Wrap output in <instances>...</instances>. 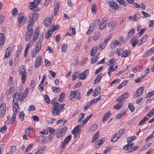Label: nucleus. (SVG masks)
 Instances as JSON below:
<instances>
[{
    "mask_svg": "<svg viewBox=\"0 0 154 154\" xmlns=\"http://www.w3.org/2000/svg\"><path fill=\"white\" fill-rule=\"evenodd\" d=\"M65 106L64 104L60 105V103L57 102H55L53 104L52 111V113L53 116H55L59 114V113L63 111L64 108V106Z\"/></svg>",
    "mask_w": 154,
    "mask_h": 154,
    "instance_id": "1",
    "label": "nucleus"
},
{
    "mask_svg": "<svg viewBox=\"0 0 154 154\" xmlns=\"http://www.w3.org/2000/svg\"><path fill=\"white\" fill-rule=\"evenodd\" d=\"M28 91V89L26 88L22 95L16 92L13 97V102L14 103V102L17 103L18 99L20 101H23L24 98L27 97Z\"/></svg>",
    "mask_w": 154,
    "mask_h": 154,
    "instance_id": "2",
    "label": "nucleus"
},
{
    "mask_svg": "<svg viewBox=\"0 0 154 154\" xmlns=\"http://www.w3.org/2000/svg\"><path fill=\"white\" fill-rule=\"evenodd\" d=\"M19 72L21 75V80L23 83H24L26 80L27 72H26V68L25 66H21L20 67Z\"/></svg>",
    "mask_w": 154,
    "mask_h": 154,
    "instance_id": "3",
    "label": "nucleus"
},
{
    "mask_svg": "<svg viewBox=\"0 0 154 154\" xmlns=\"http://www.w3.org/2000/svg\"><path fill=\"white\" fill-rule=\"evenodd\" d=\"M129 95V93L128 92L124 93L117 99L116 101L119 102L124 101L128 97Z\"/></svg>",
    "mask_w": 154,
    "mask_h": 154,
    "instance_id": "4",
    "label": "nucleus"
},
{
    "mask_svg": "<svg viewBox=\"0 0 154 154\" xmlns=\"http://www.w3.org/2000/svg\"><path fill=\"white\" fill-rule=\"evenodd\" d=\"M6 104L4 103H2L0 106V117L2 118L6 111Z\"/></svg>",
    "mask_w": 154,
    "mask_h": 154,
    "instance_id": "5",
    "label": "nucleus"
},
{
    "mask_svg": "<svg viewBox=\"0 0 154 154\" xmlns=\"http://www.w3.org/2000/svg\"><path fill=\"white\" fill-rule=\"evenodd\" d=\"M40 0H36L35 2H31L29 5V8L31 10H33L39 4Z\"/></svg>",
    "mask_w": 154,
    "mask_h": 154,
    "instance_id": "6",
    "label": "nucleus"
},
{
    "mask_svg": "<svg viewBox=\"0 0 154 154\" xmlns=\"http://www.w3.org/2000/svg\"><path fill=\"white\" fill-rule=\"evenodd\" d=\"M82 127V125H77L72 131V134L75 135L77 133H79L81 130Z\"/></svg>",
    "mask_w": 154,
    "mask_h": 154,
    "instance_id": "7",
    "label": "nucleus"
},
{
    "mask_svg": "<svg viewBox=\"0 0 154 154\" xmlns=\"http://www.w3.org/2000/svg\"><path fill=\"white\" fill-rule=\"evenodd\" d=\"M143 90V87H140L134 95V97L136 98L140 95L142 93Z\"/></svg>",
    "mask_w": 154,
    "mask_h": 154,
    "instance_id": "8",
    "label": "nucleus"
},
{
    "mask_svg": "<svg viewBox=\"0 0 154 154\" xmlns=\"http://www.w3.org/2000/svg\"><path fill=\"white\" fill-rule=\"evenodd\" d=\"M89 71L88 69H86L85 71L83 72L82 73L78 75L79 79H84L86 77V75L88 73Z\"/></svg>",
    "mask_w": 154,
    "mask_h": 154,
    "instance_id": "9",
    "label": "nucleus"
},
{
    "mask_svg": "<svg viewBox=\"0 0 154 154\" xmlns=\"http://www.w3.org/2000/svg\"><path fill=\"white\" fill-rule=\"evenodd\" d=\"M19 109L18 104L17 103L14 102L13 107V110L14 112L13 114H17L18 113Z\"/></svg>",
    "mask_w": 154,
    "mask_h": 154,
    "instance_id": "10",
    "label": "nucleus"
},
{
    "mask_svg": "<svg viewBox=\"0 0 154 154\" xmlns=\"http://www.w3.org/2000/svg\"><path fill=\"white\" fill-rule=\"evenodd\" d=\"M56 30V28H54V27L53 29L52 30L49 29L45 34V38L47 39L51 35L53 32Z\"/></svg>",
    "mask_w": 154,
    "mask_h": 154,
    "instance_id": "11",
    "label": "nucleus"
},
{
    "mask_svg": "<svg viewBox=\"0 0 154 154\" xmlns=\"http://www.w3.org/2000/svg\"><path fill=\"white\" fill-rule=\"evenodd\" d=\"M56 30V28H54V27L53 29L52 30L49 29L45 34V38L47 39L51 35L53 32Z\"/></svg>",
    "mask_w": 154,
    "mask_h": 154,
    "instance_id": "12",
    "label": "nucleus"
},
{
    "mask_svg": "<svg viewBox=\"0 0 154 154\" xmlns=\"http://www.w3.org/2000/svg\"><path fill=\"white\" fill-rule=\"evenodd\" d=\"M154 52V50H152V48L148 50L146 52L143 54V58H145L148 56H149L151 54H152Z\"/></svg>",
    "mask_w": 154,
    "mask_h": 154,
    "instance_id": "13",
    "label": "nucleus"
},
{
    "mask_svg": "<svg viewBox=\"0 0 154 154\" xmlns=\"http://www.w3.org/2000/svg\"><path fill=\"white\" fill-rule=\"evenodd\" d=\"M41 60L42 57L41 56L36 58L35 63V68H38L40 65L41 64Z\"/></svg>",
    "mask_w": 154,
    "mask_h": 154,
    "instance_id": "14",
    "label": "nucleus"
},
{
    "mask_svg": "<svg viewBox=\"0 0 154 154\" xmlns=\"http://www.w3.org/2000/svg\"><path fill=\"white\" fill-rule=\"evenodd\" d=\"M11 48L10 47H8L6 49L5 53V58H7L11 55Z\"/></svg>",
    "mask_w": 154,
    "mask_h": 154,
    "instance_id": "15",
    "label": "nucleus"
},
{
    "mask_svg": "<svg viewBox=\"0 0 154 154\" xmlns=\"http://www.w3.org/2000/svg\"><path fill=\"white\" fill-rule=\"evenodd\" d=\"M26 19V17L25 16H20L19 17L18 19V21L20 24L23 23V24L25 22Z\"/></svg>",
    "mask_w": 154,
    "mask_h": 154,
    "instance_id": "16",
    "label": "nucleus"
},
{
    "mask_svg": "<svg viewBox=\"0 0 154 154\" xmlns=\"http://www.w3.org/2000/svg\"><path fill=\"white\" fill-rule=\"evenodd\" d=\"M51 24V20L50 18H46L44 21V25L47 27L50 26Z\"/></svg>",
    "mask_w": 154,
    "mask_h": 154,
    "instance_id": "17",
    "label": "nucleus"
},
{
    "mask_svg": "<svg viewBox=\"0 0 154 154\" xmlns=\"http://www.w3.org/2000/svg\"><path fill=\"white\" fill-rule=\"evenodd\" d=\"M33 32L27 31L25 35V39L26 41L29 40L31 38Z\"/></svg>",
    "mask_w": 154,
    "mask_h": 154,
    "instance_id": "18",
    "label": "nucleus"
},
{
    "mask_svg": "<svg viewBox=\"0 0 154 154\" xmlns=\"http://www.w3.org/2000/svg\"><path fill=\"white\" fill-rule=\"evenodd\" d=\"M99 134L100 133L98 131H97L95 133L92 139V143L94 142L99 138Z\"/></svg>",
    "mask_w": 154,
    "mask_h": 154,
    "instance_id": "19",
    "label": "nucleus"
},
{
    "mask_svg": "<svg viewBox=\"0 0 154 154\" xmlns=\"http://www.w3.org/2000/svg\"><path fill=\"white\" fill-rule=\"evenodd\" d=\"M111 7H112L113 9H118L119 8L117 4L114 3L113 1H110L109 2Z\"/></svg>",
    "mask_w": 154,
    "mask_h": 154,
    "instance_id": "20",
    "label": "nucleus"
},
{
    "mask_svg": "<svg viewBox=\"0 0 154 154\" xmlns=\"http://www.w3.org/2000/svg\"><path fill=\"white\" fill-rule=\"evenodd\" d=\"M115 67H114V65H112V66H110L108 68V70L110 71H114L116 70L118 68V64L116 63L114 64Z\"/></svg>",
    "mask_w": 154,
    "mask_h": 154,
    "instance_id": "21",
    "label": "nucleus"
},
{
    "mask_svg": "<svg viewBox=\"0 0 154 154\" xmlns=\"http://www.w3.org/2000/svg\"><path fill=\"white\" fill-rule=\"evenodd\" d=\"M102 74L100 73L98 75L96 78L94 79V84L97 83L99 82L102 78Z\"/></svg>",
    "mask_w": 154,
    "mask_h": 154,
    "instance_id": "22",
    "label": "nucleus"
},
{
    "mask_svg": "<svg viewBox=\"0 0 154 154\" xmlns=\"http://www.w3.org/2000/svg\"><path fill=\"white\" fill-rule=\"evenodd\" d=\"M120 137V135H118L117 134H116L111 139V141L112 142H115Z\"/></svg>",
    "mask_w": 154,
    "mask_h": 154,
    "instance_id": "23",
    "label": "nucleus"
},
{
    "mask_svg": "<svg viewBox=\"0 0 154 154\" xmlns=\"http://www.w3.org/2000/svg\"><path fill=\"white\" fill-rule=\"evenodd\" d=\"M5 38L3 34H0V45H2L5 42Z\"/></svg>",
    "mask_w": 154,
    "mask_h": 154,
    "instance_id": "24",
    "label": "nucleus"
},
{
    "mask_svg": "<svg viewBox=\"0 0 154 154\" xmlns=\"http://www.w3.org/2000/svg\"><path fill=\"white\" fill-rule=\"evenodd\" d=\"M134 38L132 37L130 40V42H131V45L132 46L134 47L137 44L138 42V40L137 39H134Z\"/></svg>",
    "mask_w": 154,
    "mask_h": 154,
    "instance_id": "25",
    "label": "nucleus"
},
{
    "mask_svg": "<svg viewBox=\"0 0 154 154\" xmlns=\"http://www.w3.org/2000/svg\"><path fill=\"white\" fill-rule=\"evenodd\" d=\"M91 9L93 14H96L97 8L95 4H93L91 5Z\"/></svg>",
    "mask_w": 154,
    "mask_h": 154,
    "instance_id": "26",
    "label": "nucleus"
},
{
    "mask_svg": "<svg viewBox=\"0 0 154 154\" xmlns=\"http://www.w3.org/2000/svg\"><path fill=\"white\" fill-rule=\"evenodd\" d=\"M110 113L109 112V111L106 113L104 115L103 119H102V121L103 122H104L105 121L107 118L109 117V116L110 115Z\"/></svg>",
    "mask_w": 154,
    "mask_h": 154,
    "instance_id": "27",
    "label": "nucleus"
},
{
    "mask_svg": "<svg viewBox=\"0 0 154 154\" xmlns=\"http://www.w3.org/2000/svg\"><path fill=\"white\" fill-rule=\"evenodd\" d=\"M100 87H96L94 91V92L93 96H96L100 94Z\"/></svg>",
    "mask_w": 154,
    "mask_h": 154,
    "instance_id": "28",
    "label": "nucleus"
},
{
    "mask_svg": "<svg viewBox=\"0 0 154 154\" xmlns=\"http://www.w3.org/2000/svg\"><path fill=\"white\" fill-rule=\"evenodd\" d=\"M130 52H131L130 50H126L124 51V53L122 56V57H128L130 54Z\"/></svg>",
    "mask_w": 154,
    "mask_h": 154,
    "instance_id": "29",
    "label": "nucleus"
},
{
    "mask_svg": "<svg viewBox=\"0 0 154 154\" xmlns=\"http://www.w3.org/2000/svg\"><path fill=\"white\" fill-rule=\"evenodd\" d=\"M99 38V33L98 32H95L93 36V38L95 41L98 39Z\"/></svg>",
    "mask_w": 154,
    "mask_h": 154,
    "instance_id": "30",
    "label": "nucleus"
},
{
    "mask_svg": "<svg viewBox=\"0 0 154 154\" xmlns=\"http://www.w3.org/2000/svg\"><path fill=\"white\" fill-rule=\"evenodd\" d=\"M24 116L25 114L23 111L20 112L19 115V118L20 121H23L24 120Z\"/></svg>",
    "mask_w": 154,
    "mask_h": 154,
    "instance_id": "31",
    "label": "nucleus"
},
{
    "mask_svg": "<svg viewBox=\"0 0 154 154\" xmlns=\"http://www.w3.org/2000/svg\"><path fill=\"white\" fill-rule=\"evenodd\" d=\"M114 21L113 20L110 21L109 24L108 26L109 27L112 26L113 28H114L117 25L116 22L114 23Z\"/></svg>",
    "mask_w": 154,
    "mask_h": 154,
    "instance_id": "32",
    "label": "nucleus"
},
{
    "mask_svg": "<svg viewBox=\"0 0 154 154\" xmlns=\"http://www.w3.org/2000/svg\"><path fill=\"white\" fill-rule=\"evenodd\" d=\"M97 125L96 124L92 125L90 128V130L91 131H94L97 128Z\"/></svg>",
    "mask_w": 154,
    "mask_h": 154,
    "instance_id": "33",
    "label": "nucleus"
},
{
    "mask_svg": "<svg viewBox=\"0 0 154 154\" xmlns=\"http://www.w3.org/2000/svg\"><path fill=\"white\" fill-rule=\"evenodd\" d=\"M66 122V121L64 119H61L58 120L57 121V124H59L61 126H63L65 124V123Z\"/></svg>",
    "mask_w": 154,
    "mask_h": 154,
    "instance_id": "34",
    "label": "nucleus"
},
{
    "mask_svg": "<svg viewBox=\"0 0 154 154\" xmlns=\"http://www.w3.org/2000/svg\"><path fill=\"white\" fill-rule=\"evenodd\" d=\"M123 104L122 103H119L115 105L114 106L115 109H120L123 106Z\"/></svg>",
    "mask_w": 154,
    "mask_h": 154,
    "instance_id": "35",
    "label": "nucleus"
},
{
    "mask_svg": "<svg viewBox=\"0 0 154 154\" xmlns=\"http://www.w3.org/2000/svg\"><path fill=\"white\" fill-rule=\"evenodd\" d=\"M148 38V35H144L142 38L141 40V43L139 44V45H140L142 43L146 42Z\"/></svg>",
    "mask_w": 154,
    "mask_h": 154,
    "instance_id": "36",
    "label": "nucleus"
},
{
    "mask_svg": "<svg viewBox=\"0 0 154 154\" xmlns=\"http://www.w3.org/2000/svg\"><path fill=\"white\" fill-rule=\"evenodd\" d=\"M145 76L146 75H143L139 77L135 80V82L137 83L140 82L142 80L144 77H145Z\"/></svg>",
    "mask_w": 154,
    "mask_h": 154,
    "instance_id": "37",
    "label": "nucleus"
},
{
    "mask_svg": "<svg viewBox=\"0 0 154 154\" xmlns=\"http://www.w3.org/2000/svg\"><path fill=\"white\" fill-rule=\"evenodd\" d=\"M148 119V118L147 117L145 116L144 117L143 119L141 120L139 122L138 125H142Z\"/></svg>",
    "mask_w": 154,
    "mask_h": 154,
    "instance_id": "38",
    "label": "nucleus"
},
{
    "mask_svg": "<svg viewBox=\"0 0 154 154\" xmlns=\"http://www.w3.org/2000/svg\"><path fill=\"white\" fill-rule=\"evenodd\" d=\"M60 6V5L57 3L55 5L54 11V15H56L57 13V12L59 10V8Z\"/></svg>",
    "mask_w": 154,
    "mask_h": 154,
    "instance_id": "39",
    "label": "nucleus"
},
{
    "mask_svg": "<svg viewBox=\"0 0 154 154\" xmlns=\"http://www.w3.org/2000/svg\"><path fill=\"white\" fill-rule=\"evenodd\" d=\"M65 94L62 93L60 95V97L59 98L58 100L59 102H61L64 99V97L65 96Z\"/></svg>",
    "mask_w": 154,
    "mask_h": 154,
    "instance_id": "40",
    "label": "nucleus"
},
{
    "mask_svg": "<svg viewBox=\"0 0 154 154\" xmlns=\"http://www.w3.org/2000/svg\"><path fill=\"white\" fill-rule=\"evenodd\" d=\"M152 96H153L152 97V99H154V90L148 93L146 98H149Z\"/></svg>",
    "mask_w": 154,
    "mask_h": 154,
    "instance_id": "41",
    "label": "nucleus"
},
{
    "mask_svg": "<svg viewBox=\"0 0 154 154\" xmlns=\"http://www.w3.org/2000/svg\"><path fill=\"white\" fill-rule=\"evenodd\" d=\"M124 50L122 49H118L116 51L117 53L119 56L122 55L124 53Z\"/></svg>",
    "mask_w": 154,
    "mask_h": 154,
    "instance_id": "42",
    "label": "nucleus"
},
{
    "mask_svg": "<svg viewBox=\"0 0 154 154\" xmlns=\"http://www.w3.org/2000/svg\"><path fill=\"white\" fill-rule=\"evenodd\" d=\"M97 50V48L96 47H94L92 48L91 51L90 55L91 56H93L95 54Z\"/></svg>",
    "mask_w": 154,
    "mask_h": 154,
    "instance_id": "43",
    "label": "nucleus"
},
{
    "mask_svg": "<svg viewBox=\"0 0 154 154\" xmlns=\"http://www.w3.org/2000/svg\"><path fill=\"white\" fill-rule=\"evenodd\" d=\"M46 77V75L45 74L43 75L42 77V79L38 87H44V85L43 84L44 83V81L45 80Z\"/></svg>",
    "mask_w": 154,
    "mask_h": 154,
    "instance_id": "44",
    "label": "nucleus"
},
{
    "mask_svg": "<svg viewBox=\"0 0 154 154\" xmlns=\"http://www.w3.org/2000/svg\"><path fill=\"white\" fill-rule=\"evenodd\" d=\"M134 32V29L133 28L132 29L128 32L127 35L128 38H131V36L133 35Z\"/></svg>",
    "mask_w": 154,
    "mask_h": 154,
    "instance_id": "45",
    "label": "nucleus"
},
{
    "mask_svg": "<svg viewBox=\"0 0 154 154\" xmlns=\"http://www.w3.org/2000/svg\"><path fill=\"white\" fill-rule=\"evenodd\" d=\"M136 137L135 136H133L130 137H128L127 138V142L129 143L132 141L135 140H136Z\"/></svg>",
    "mask_w": 154,
    "mask_h": 154,
    "instance_id": "46",
    "label": "nucleus"
},
{
    "mask_svg": "<svg viewBox=\"0 0 154 154\" xmlns=\"http://www.w3.org/2000/svg\"><path fill=\"white\" fill-rule=\"evenodd\" d=\"M68 128L66 126L62 128L60 130V131L61 132H62L64 135L65 134V133L67 131Z\"/></svg>",
    "mask_w": 154,
    "mask_h": 154,
    "instance_id": "47",
    "label": "nucleus"
},
{
    "mask_svg": "<svg viewBox=\"0 0 154 154\" xmlns=\"http://www.w3.org/2000/svg\"><path fill=\"white\" fill-rule=\"evenodd\" d=\"M43 97L45 99L46 102L47 103H49L50 102V100L48 96L47 95H44Z\"/></svg>",
    "mask_w": 154,
    "mask_h": 154,
    "instance_id": "48",
    "label": "nucleus"
},
{
    "mask_svg": "<svg viewBox=\"0 0 154 154\" xmlns=\"http://www.w3.org/2000/svg\"><path fill=\"white\" fill-rule=\"evenodd\" d=\"M128 107L131 112H133L134 111V108L133 105L131 103H129L128 105Z\"/></svg>",
    "mask_w": 154,
    "mask_h": 154,
    "instance_id": "49",
    "label": "nucleus"
},
{
    "mask_svg": "<svg viewBox=\"0 0 154 154\" xmlns=\"http://www.w3.org/2000/svg\"><path fill=\"white\" fill-rule=\"evenodd\" d=\"M67 48V45L63 44L62 48V51L64 53L66 51V49Z\"/></svg>",
    "mask_w": 154,
    "mask_h": 154,
    "instance_id": "50",
    "label": "nucleus"
},
{
    "mask_svg": "<svg viewBox=\"0 0 154 154\" xmlns=\"http://www.w3.org/2000/svg\"><path fill=\"white\" fill-rule=\"evenodd\" d=\"M32 17H33V20H36L38 18V14L36 12L34 13L32 15Z\"/></svg>",
    "mask_w": 154,
    "mask_h": 154,
    "instance_id": "51",
    "label": "nucleus"
},
{
    "mask_svg": "<svg viewBox=\"0 0 154 154\" xmlns=\"http://www.w3.org/2000/svg\"><path fill=\"white\" fill-rule=\"evenodd\" d=\"M120 4L123 6H125L127 5V3L124 0H116Z\"/></svg>",
    "mask_w": 154,
    "mask_h": 154,
    "instance_id": "52",
    "label": "nucleus"
},
{
    "mask_svg": "<svg viewBox=\"0 0 154 154\" xmlns=\"http://www.w3.org/2000/svg\"><path fill=\"white\" fill-rule=\"evenodd\" d=\"M52 89L54 93H57L59 92L60 90V88L57 87H52Z\"/></svg>",
    "mask_w": 154,
    "mask_h": 154,
    "instance_id": "53",
    "label": "nucleus"
},
{
    "mask_svg": "<svg viewBox=\"0 0 154 154\" xmlns=\"http://www.w3.org/2000/svg\"><path fill=\"white\" fill-rule=\"evenodd\" d=\"M71 135H69L64 140V141L66 143H67L69 142L71 140Z\"/></svg>",
    "mask_w": 154,
    "mask_h": 154,
    "instance_id": "54",
    "label": "nucleus"
},
{
    "mask_svg": "<svg viewBox=\"0 0 154 154\" xmlns=\"http://www.w3.org/2000/svg\"><path fill=\"white\" fill-rule=\"evenodd\" d=\"M154 114V108L152 109L149 112L147 116L149 117H152Z\"/></svg>",
    "mask_w": 154,
    "mask_h": 154,
    "instance_id": "55",
    "label": "nucleus"
},
{
    "mask_svg": "<svg viewBox=\"0 0 154 154\" xmlns=\"http://www.w3.org/2000/svg\"><path fill=\"white\" fill-rule=\"evenodd\" d=\"M17 9L16 8H14L12 11V16H15L17 14Z\"/></svg>",
    "mask_w": 154,
    "mask_h": 154,
    "instance_id": "56",
    "label": "nucleus"
},
{
    "mask_svg": "<svg viewBox=\"0 0 154 154\" xmlns=\"http://www.w3.org/2000/svg\"><path fill=\"white\" fill-rule=\"evenodd\" d=\"M16 150V147L15 146H11L10 149V152L12 153Z\"/></svg>",
    "mask_w": 154,
    "mask_h": 154,
    "instance_id": "57",
    "label": "nucleus"
},
{
    "mask_svg": "<svg viewBox=\"0 0 154 154\" xmlns=\"http://www.w3.org/2000/svg\"><path fill=\"white\" fill-rule=\"evenodd\" d=\"M141 13L143 14L144 17H143V18L145 17L146 18L147 17H150L151 16V14L147 13L144 11H141Z\"/></svg>",
    "mask_w": 154,
    "mask_h": 154,
    "instance_id": "58",
    "label": "nucleus"
},
{
    "mask_svg": "<svg viewBox=\"0 0 154 154\" xmlns=\"http://www.w3.org/2000/svg\"><path fill=\"white\" fill-rule=\"evenodd\" d=\"M7 129V127L6 126H4L2 127L0 130V131L2 133L4 134L5 132V130Z\"/></svg>",
    "mask_w": 154,
    "mask_h": 154,
    "instance_id": "59",
    "label": "nucleus"
},
{
    "mask_svg": "<svg viewBox=\"0 0 154 154\" xmlns=\"http://www.w3.org/2000/svg\"><path fill=\"white\" fill-rule=\"evenodd\" d=\"M79 115H81L80 117H79L78 120V122H80L84 117L85 114L84 113H80Z\"/></svg>",
    "mask_w": 154,
    "mask_h": 154,
    "instance_id": "60",
    "label": "nucleus"
},
{
    "mask_svg": "<svg viewBox=\"0 0 154 154\" xmlns=\"http://www.w3.org/2000/svg\"><path fill=\"white\" fill-rule=\"evenodd\" d=\"M78 91L77 90L71 91L70 93V95L72 96V97H75V96L76 95Z\"/></svg>",
    "mask_w": 154,
    "mask_h": 154,
    "instance_id": "61",
    "label": "nucleus"
},
{
    "mask_svg": "<svg viewBox=\"0 0 154 154\" xmlns=\"http://www.w3.org/2000/svg\"><path fill=\"white\" fill-rule=\"evenodd\" d=\"M64 134H63L62 132L59 131L57 134V138H60L64 136Z\"/></svg>",
    "mask_w": 154,
    "mask_h": 154,
    "instance_id": "62",
    "label": "nucleus"
},
{
    "mask_svg": "<svg viewBox=\"0 0 154 154\" xmlns=\"http://www.w3.org/2000/svg\"><path fill=\"white\" fill-rule=\"evenodd\" d=\"M21 51V49L20 48H18L15 54L16 56L17 57H18L19 55L20 54Z\"/></svg>",
    "mask_w": 154,
    "mask_h": 154,
    "instance_id": "63",
    "label": "nucleus"
},
{
    "mask_svg": "<svg viewBox=\"0 0 154 154\" xmlns=\"http://www.w3.org/2000/svg\"><path fill=\"white\" fill-rule=\"evenodd\" d=\"M106 25V23H102L100 26V28L101 29H103Z\"/></svg>",
    "mask_w": 154,
    "mask_h": 154,
    "instance_id": "64",
    "label": "nucleus"
}]
</instances>
